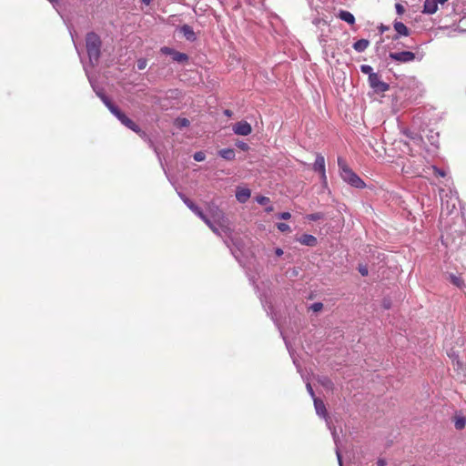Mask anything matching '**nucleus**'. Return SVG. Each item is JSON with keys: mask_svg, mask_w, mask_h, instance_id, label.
Wrapping results in <instances>:
<instances>
[{"mask_svg": "<svg viewBox=\"0 0 466 466\" xmlns=\"http://www.w3.org/2000/svg\"><path fill=\"white\" fill-rule=\"evenodd\" d=\"M398 165L401 166V172L407 177H423L426 173L425 158L421 156L410 154L409 157L402 159Z\"/></svg>", "mask_w": 466, "mask_h": 466, "instance_id": "obj_1", "label": "nucleus"}, {"mask_svg": "<svg viewBox=\"0 0 466 466\" xmlns=\"http://www.w3.org/2000/svg\"><path fill=\"white\" fill-rule=\"evenodd\" d=\"M339 174L343 181L356 188H364V181L347 165L342 157H338Z\"/></svg>", "mask_w": 466, "mask_h": 466, "instance_id": "obj_2", "label": "nucleus"}, {"mask_svg": "<svg viewBox=\"0 0 466 466\" xmlns=\"http://www.w3.org/2000/svg\"><path fill=\"white\" fill-rule=\"evenodd\" d=\"M440 196L441 199V217L450 216L456 211L457 204L459 203V197L456 191L444 189L440 190Z\"/></svg>", "mask_w": 466, "mask_h": 466, "instance_id": "obj_3", "label": "nucleus"}, {"mask_svg": "<svg viewBox=\"0 0 466 466\" xmlns=\"http://www.w3.org/2000/svg\"><path fill=\"white\" fill-rule=\"evenodd\" d=\"M86 46L89 64L94 66L100 57L101 40L99 35L94 32L88 33L86 37Z\"/></svg>", "mask_w": 466, "mask_h": 466, "instance_id": "obj_4", "label": "nucleus"}, {"mask_svg": "<svg viewBox=\"0 0 466 466\" xmlns=\"http://www.w3.org/2000/svg\"><path fill=\"white\" fill-rule=\"evenodd\" d=\"M370 86L377 93L385 92L389 89V85L380 79L379 74L374 73L369 77Z\"/></svg>", "mask_w": 466, "mask_h": 466, "instance_id": "obj_5", "label": "nucleus"}, {"mask_svg": "<svg viewBox=\"0 0 466 466\" xmlns=\"http://www.w3.org/2000/svg\"><path fill=\"white\" fill-rule=\"evenodd\" d=\"M389 56L391 60L400 63H409L416 59V55L410 51L390 53Z\"/></svg>", "mask_w": 466, "mask_h": 466, "instance_id": "obj_6", "label": "nucleus"}, {"mask_svg": "<svg viewBox=\"0 0 466 466\" xmlns=\"http://www.w3.org/2000/svg\"><path fill=\"white\" fill-rule=\"evenodd\" d=\"M313 169L320 174V178L324 184L327 183V176L325 170V158L321 155H317L315 162L313 164Z\"/></svg>", "mask_w": 466, "mask_h": 466, "instance_id": "obj_7", "label": "nucleus"}, {"mask_svg": "<svg viewBox=\"0 0 466 466\" xmlns=\"http://www.w3.org/2000/svg\"><path fill=\"white\" fill-rule=\"evenodd\" d=\"M232 129L233 132L238 136H248L252 132V127L247 121L237 122Z\"/></svg>", "mask_w": 466, "mask_h": 466, "instance_id": "obj_8", "label": "nucleus"}, {"mask_svg": "<svg viewBox=\"0 0 466 466\" xmlns=\"http://www.w3.org/2000/svg\"><path fill=\"white\" fill-rule=\"evenodd\" d=\"M210 217H208L212 222H216L219 225L220 228H225V223H227L226 218L223 212L218 208H210L209 210Z\"/></svg>", "mask_w": 466, "mask_h": 466, "instance_id": "obj_9", "label": "nucleus"}, {"mask_svg": "<svg viewBox=\"0 0 466 466\" xmlns=\"http://www.w3.org/2000/svg\"><path fill=\"white\" fill-rule=\"evenodd\" d=\"M124 126L133 130L134 132L139 134L141 137L146 136L145 132H142L139 127L133 122L129 117H127L124 113H122L117 118Z\"/></svg>", "mask_w": 466, "mask_h": 466, "instance_id": "obj_10", "label": "nucleus"}, {"mask_svg": "<svg viewBox=\"0 0 466 466\" xmlns=\"http://www.w3.org/2000/svg\"><path fill=\"white\" fill-rule=\"evenodd\" d=\"M203 221L218 236H222V233L227 235L229 230V228L227 226V223H225V228H222L219 227V225L218 223L212 222V220L208 218V216Z\"/></svg>", "mask_w": 466, "mask_h": 466, "instance_id": "obj_11", "label": "nucleus"}, {"mask_svg": "<svg viewBox=\"0 0 466 466\" xmlns=\"http://www.w3.org/2000/svg\"><path fill=\"white\" fill-rule=\"evenodd\" d=\"M84 69L86 71V74L88 77V80L94 89V91L96 93L97 96L100 97V99L103 101V103L105 104V106L109 109V106H112L114 104L110 101V99L103 93L101 92L100 90L96 89L93 84V81H92V78L90 77L89 76V73H88V69L86 68V66H84Z\"/></svg>", "mask_w": 466, "mask_h": 466, "instance_id": "obj_12", "label": "nucleus"}, {"mask_svg": "<svg viewBox=\"0 0 466 466\" xmlns=\"http://www.w3.org/2000/svg\"><path fill=\"white\" fill-rule=\"evenodd\" d=\"M84 69L86 71V74L88 77V80L94 89V91L96 93L97 96L100 97V99L103 101V103L105 104V106L109 109V106H112L114 104L110 101V99L103 93L101 92L100 90L96 89L93 84V81H92V78L90 77L89 76V73H88V69L86 68V66H84Z\"/></svg>", "mask_w": 466, "mask_h": 466, "instance_id": "obj_13", "label": "nucleus"}, {"mask_svg": "<svg viewBox=\"0 0 466 466\" xmlns=\"http://www.w3.org/2000/svg\"><path fill=\"white\" fill-rule=\"evenodd\" d=\"M403 134L409 137L415 145L420 146L422 144L423 139L422 137L417 132L411 131L410 129H404Z\"/></svg>", "mask_w": 466, "mask_h": 466, "instance_id": "obj_14", "label": "nucleus"}, {"mask_svg": "<svg viewBox=\"0 0 466 466\" xmlns=\"http://www.w3.org/2000/svg\"><path fill=\"white\" fill-rule=\"evenodd\" d=\"M298 240L300 244L308 247H314L317 245L318 242L317 238L310 234H303L299 237Z\"/></svg>", "mask_w": 466, "mask_h": 466, "instance_id": "obj_15", "label": "nucleus"}, {"mask_svg": "<svg viewBox=\"0 0 466 466\" xmlns=\"http://www.w3.org/2000/svg\"><path fill=\"white\" fill-rule=\"evenodd\" d=\"M438 10V4L435 0H425L423 5V13L433 15Z\"/></svg>", "mask_w": 466, "mask_h": 466, "instance_id": "obj_16", "label": "nucleus"}, {"mask_svg": "<svg viewBox=\"0 0 466 466\" xmlns=\"http://www.w3.org/2000/svg\"><path fill=\"white\" fill-rule=\"evenodd\" d=\"M179 30L187 40L191 42L196 40V34L190 25H183Z\"/></svg>", "mask_w": 466, "mask_h": 466, "instance_id": "obj_17", "label": "nucleus"}, {"mask_svg": "<svg viewBox=\"0 0 466 466\" xmlns=\"http://www.w3.org/2000/svg\"><path fill=\"white\" fill-rule=\"evenodd\" d=\"M313 401H314V407H315V410H316V413L319 417H323V418L326 419L327 410H326V407H325L324 402L321 400L318 399V398H314Z\"/></svg>", "mask_w": 466, "mask_h": 466, "instance_id": "obj_18", "label": "nucleus"}, {"mask_svg": "<svg viewBox=\"0 0 466 466\" xmlns=\"http://www.w3.org/2000/svg\"><path fill=\"white\" fill-rule=\"evenodd\" d=\"M394 29L397 32V35L393 39H398L400 35L407 36L409 35V29L402 22H395Z\"/></svg>", "mask_w": 466, "mask_h": 466, "instance_id": "obj_19", "label": "nucleus"}, {"mask_svg": "<svg viewBox=\"0 0 466 466\" xmlns=\"http://www.w3.org/2000/svg\"><path fill=\"white\" fill-rule=\"evenodd\" d=\"M338 17L348 23L349 25H354L355 24V17L354 15L349 12V11H346V10H339V14H338Z\"/></svg>", "mask_w": 466, "mask_h": 466, "instance_id": "obj_20", "label": "nucleus"}, {"mask_svg": "<svg viewBox=\"0 0 466 466\" xmlns=\"http://www.w3.org/2000/svg\"><path fill=\"white\" fill-rule=\"evenodd\" d=\"M236 198L240 203H245L250 198V190L248 188H238Z\"/></svg>", "mask_w": 466, "mask_h": 466, "instance_id": "obj_21", "label": "nucleus"}, {"mask_svg": "<svg viewBox=\"0 0 466 466\" xmlns=\"http://www.w3.org/2000/svg\"><path fill=\"white\" fill-rule=\"evenodd\" d=\"M187 207L202 220L208 217L193 201H188V205Z\"/></svg>", "mask_w": 466, "mask_h": 466, "instance_id": "obj_22", "label": "nucleus"}, {"mask_svg": "<svg viewBox=\"0 0 466 466\" xmlns=\"http://www.w3.org/2000/svg\"><path fill=\"white\" fill-rule=\"evenodd\" d=\"M370 46V41L367 39H360L353 44L355 51L361 53L364 52Z\"/></svg>", "mask_w": 466, "mask_h": 466, "instance_id": "obj_23", "label": "nucleus"}, {"mask_svg": "<svg viewBox=\"0 0 466 466\" xmlns=\"http://www.w3.org/2000/svg\"><path fill=\"white\" fill-rule=\"evenodd\" d=\"M219 157L226 160H233L235 158V150L232 148H223L218 151Z\"/></svg>", "mask_w": 466, "mask_h": 466, "instance_id": "obj_24", "label": "nucleus"}, {"mask_svg": "<svg viewBox=\"0 0 466 466\" xmlns=\"http://www.w3.org/2000/svg\"><path fill=\"white\" fill-rule=\"evenodd\" d=\"M449 279H450V281H451L454 286H456V287H457V288H459V289H462V288L464 287V281H463V279H462L461 277H459V276H456V275H454V274L451 273V274L449 275Z\"/></svg>", "mask_w": 466, "mask_h": 466, "instance_id": "obj_25", "label": "nucleus"}, {"mask_svg": "<svg viewBox=\"0 0 466 466\" xmlns=\"http://www.w3.org/2000/svg\"><path fill=\"white\" fill-rule=\"evenodd\" d=\"M172 59L178 63H184L187 61L188 56L185 53H180L177 51L173 52Z\"/></svg>", "mask_w": 466, "mask_h": 466, "instance_id": "obj_26", "label": "nucleus"}, {"mask_svg": "<svg viewBox=\"0 0 466 466\" xmlns=\"http://www.w3.org/2000/svg\"><path fill=\"white\" fill-rule=\"evenodd\" d=\"M331 434H332L334 442L336 444V454H337L339 465V466H343L342 460H341V455H340L339 449V446H338V438L339 437H338L335 430H333V431L331 430Z\"/></svg>", "mask_w": 466, "mask_h": 466, "instance_id": "obj_27", "label": "nucleus"}, {"mask_svg": "<svg viewBox=\"0 0 466 466\" xmlns=\"http://www.w3.org/2000/svg\"><path fill=\"white\" fill-rule=\"evenodd\" d=\"M466 425V420L464 417H456L454 420V426L457 430H462Z\"/></svg>", "mask_w": 466, "mask_h": 466, "instance_id": "obj_28", "label": "nucleus"}, {"mask_svg": "<svg viewBox=\"0 0 466 466\" xmlns=\"http://www.w3.org/2000/svg\"><path fill=\"white\" fill-rule=\"evenodd\" d=\"M430 169H431L433 171L434 175H436V176L442 177L446 176V173L444 170H441L435 166L426 167V171L430 170Z\"/></svg>", "mask_w": 466, "mask_h": 466, "instance_id": "obj_29", "label": "nucleus"}, {"mask_svg": "<svg viewBox=\"0 0 466 466\" xmlns=\"http://www.w3.org/2000/svg\"><path fill=\"white\" fill-rule=\"evenodd\" d=\"M360 71L363 73V74H366L368 75L369 76L370 75H373L374 72H373V68L370 66V65H361L360 66Z\"/></svg>", "mask_w": 466, "mask_h": 466, "instance_id": "obj_30", "label": "nucleus"}, {"mask_svg": "<svg viewBox=\"0 0 466 466\" xmlns=\"http://www.w3.org/2000/svg\"><path fill=\"white\" fill-rule=\"evenodd\" d=\"M307 218H308L309 220L317 221V220L321 219L323 218V215H322V213L316 212V213H312V214L308 215Z\"/></svg>", "mask_w": 466, "mask_h": 466, "instance_id": "obj_31", "label": "nucleus"}, {"mask_svg": "<svg viewBox=\"0 0 466 466\" xmlns=\"http://www.w3.org/2000/svg\"><path fill=\"white\" fill-rule=\"evenodd\" d=\"M194 159L198 162L204 161L206 158V155L203 151H198L193 156Z\"/></svg>", "mask_w": 466, "mask_h": 466, "instance_id": "obj_32", "label": "nucleus"}, {"mask_svg": "<svg viewBox=\"0 0 466 466\" xmlns=\"http://www.w3.org/2000/svg\"><path fill=\"white\" fill-rule=\"evenodd\" d=\"M277 228L281 232H287V231L290 230V227L287 223H284V222L278 223Z\"/></svg>", "mask_w": 466, "mask_h": 466, "instance_id": "obj_33", "label": "nucleus"}, {"mask_svg": "<svg viewBox=\"0 0 466 466\" xmlns=\"http://www.w3.org/2000/svg\"><path fill=\"white\" fill-rule=\"evenodd\" d=\"M147 65V59H145V58H140L137 62V67L138 70L145 69Z\"/></svg>", "mask_w": 466, "mask_h": 466, "instance_id": "obj_34", "label": "nucleus"}, {"mask_svg": "<svg viewBox=\"0 0 466 466\" xmlns=\"http://www.w3.org/2000/svg\"><path fill=\"white\" fill-rule=\"evenodd\" d=\"M109 111L116 117L118 118L119 116L122 114V112L118 109L117 106L113 105L112 106H109Z\"/></svg>", "mask_w": 466, "mask_h": 466, "instance_id": "obj_35", "label": "nucleus"}, {"mask_svg": "<svg viewBox=\"0 0 466 466\" xmlns=\"http://www.w3.org/2000/svg\"><path fill=\"white\" fill-rule=\"evenodd\" d=\"M256 200L260 205H267L268 203H269V198L265 196H258L257 197Z\"/></svg>", "mask_w": 466, "mask_h": 466, "instance_id": "obj_36", "label": "nucleus"}, {"mask_svg": "<svg viewBox=\"0 0 466 466\" xmlns=\"http://www.w3.org/2000/svg\"><path fill=\"white\" fill-rule=\"evenodd\" d=\"M323 308V304L320 303V302H315L313 303L311 306H310V309L314 311V312H319Z\"/></svg>", "mask_w": 466, "mask_h": 466, "instance_id": "obj_37", "label": "nucleus"}, {"mask_svg": "<svg viewBox=\"0 0 466 466\" xmlns=\"http://www.w3.org/2000/svg\"><path fill=\"white\" fill-rule=\"evenodd\" d=\"M358 270L361 276H367L369 274L368 268L365 265H359Z\"/></svg>", "mask_w": 466, "mask_h": 466, "instance_id": "obj_38", "label": "nucleus"}, {"mask_svg": "<svg viewBox=\"0 0 466 466\" xmlns=\"http://www.w3.org/2000/svg\"><path fill=\"white\" fill-rule=\"evenodd\" d=\"M236 146L243 151H247L249 148L248 145L243 141L237 142Z\"/></svg>", "mask_w": 466, "mask_h": 466, "instance_id": "obj_39", "label": "nucleus"}, {"mask_svg": "<svg viewBox=\"0 0 466 466\" xmlns=\"http://www.w3.org/2000/svg\"><path fill=\"white\" fill-rule=\"evenodd\" d=\"M449 357L452 360V362H453L454 365L456 364L458 366V368L461 366V363H460V360L458 359V356L455 355L454 352H452L451 354H449Z\"/></svg>", "mask_w": 466, "mask_h": 466, "instance_id": "obj_40", "label": "nucleus"}, {"mask_svg": "<svg viewBox=\"0 0 466 466\" xmlns=\"http://www.w3.org/2000/svg\"><path fill=\"white\" fill-rule=\"evenodd\" d=\"M279 218L283 220H288L290 218L291 215L289 212H281L278 215Z\"/></svg>", "mask_w": 466, "mask_h": 466, "instance_id": "obj_41", "label": "nucleus"}, {"mask_svg": "<svg viewBox=\"0 0 466 466\" xmlns=\"http://www.w3.org/2000/svg\"><path fill=\"white\" fill-rule=\"evenodd\" d=\"M306 388H307V390H308V392L309 393V395H310V396L312 397V399L314 400V398H316V397H315V393H314V390H313V389H312V387H311V385H310V383H309V382H308V383L306 384Z\"/></svg>", "mask_w": 466, "mask_h": 466, "instance_id": "obj_42", "label": "nucleus"}, {"mask_svg": "<svg viewBox=\"0 0 466 466\" xmlns=\"http://www.w3.org/2000/svg\"><path fill=\"white\" fill-rule=\"evenodd\" d=\"M161 52H162L163 54H167V55H171V56H172V55H173V52H175V50H173V49H171V48H169V47L165 46V47H162V48H161Z\"/></svg>", "mask_w": 466, "mask_h": 466, "instance_id": "obj_43", "label": "nucleus"}, {"mask_svg": "<svg viewBox=\"0 0 466 466\" xmlns=\"http://www.w3.org/2000/svg\"><path fill=\"white\" fill-rule=\"evenodd\" d=\"M396 11L399 15H402L404 12V8L400 4H396L395 5Z\"/></svg>", "mask_w": 466, "mask_h": 466, "instance_id": "obj_44", "label": "nucleus"}, {"mask_svg": "<svg viewBox=\"0 0 466 466\" xmlns=\"http://www.w3.org/2000/svg\"><path fill=\"white\" fill-rule=\"evenodd\" d=\"M437 137H438V134L436 133L435 135H431L430 137H429V140L431 142V145H435L436 142H437Z\"/></svg>", "mask_w": 466, "mask_h": 466, "instance_id": "obj_45", "label": "nucleus"}, {"mask_svg": "<svg viewBox=\"0 0 466 466\" xmlns=\"http://www.w3.org/2000/svg\"><path fill=\"white\" fill-rule=\"evenodd\" d=\"M178 196L183 200V202L186 204V206L188 205V201H191L188 198H187L184 194L178 193Z\"/></svg>", "mask_w": 466, "mask_h": 466, "instance_id": "obj_46", "label": "nucleus"}, {"mask_svg": "<svg viewBox=\"0 0 466 466\" xmlns=\"http://www.w3.org/2000/svg\"><path fill=\"white\" fill-rule=\"evenodd\" d=\"M178 196L183 200V202L186 204V206L188 205V201H191L188 198H187L184 194L178 193Z\"/></svg>", "mask_w": 466, "mask_h": 466, "instance_id": "obj_47", "label": "nucleus"}, {"mask_svg": "<svg viewBox=\"0 0 466 466\" xmlns=\"http://www.w3.org/2000/svg\"><path fill=\"white\" fill-rule=\"evenodd\" d=\"M178 121L181 127H187L189 125V121L187 118H181Z\"/></svg>", "mask_w": 466, "mask_h": 466, "instance_id": "obj_48", "label": "nucleus"}, {"mask_svg": "<svg viewBox=\"0 0 466 466\" xmlns=\"http://www.w3.org/2000/svg\"><path fill=\"white\" fill-rule=\"evenodd\" d=\"M275 254L278 256V257H280L283 255V250L280 248H277L275 249Z\"/></svg>", "mask_w": 466, "mask_h": 466, "instance_id": "obj_49", "label": "nucleus"}, {"mask_svg": "<svg viewBox=\"0 0 466 466\" xmlns=\"http://www.w3.org/2000/svg\"><path fill=\"white\" fill-rule=\"evenodd\" d=\"M321 382L323 385H326V386L331 384L330 380L326 378Z\"/></svg>", "mask_w": 466, "mask_h": 466, "instance_id": "obj_50", "label": "nucleus"}, {"mask_svg": "<svg viewBox=\"0 0 466 466\" xmlns=\"http://www.w3.org/2000/svg\"><path fill=\"white\" fill-rule=\"evenodd\" d=\"M377 464H378V466H385L386 461L384 460H379Z\"/></svg>", "mask_w": 466, "mask_h": 466, "instance_id": "obj_51", "label": "nucleus"}, {"mask_svg": "<svg viewBox=\"0 0 466 466\" xmlns=\"http://www.w3.org/2000/svg\"><path fill=\"white\" fill-rule=\"evenodd\" d=\"M224 114H225L226 116H232V112H231L230 110H228V109H226V110L224 111Z\"/></svg>", "mask_w": 466, "mask_h": 466, "instance_id": "obj_52", "label": "nucleus"}, {"mask_svg": "<svg viewBox=\"0 0 466 466\" xmlns=\"http://www.w3.org/2000/svg\"><path fill=\"white\" fill-rule=\"evenodd\" d=\"M272 210H273V207L272 206H269L268 208H266L267 212H271Z\"/></svg>", "mask_w": 466, "mask_h": 466, "instance_id": "obj_53", "label": "nucleus"}, {"mask_svg": "<svg viewBox=\"0 0 466 466\" xmlns=\"http://www.w3.org/2000/svg\"><path fill=\"white\" fill-rule=\"evenodd\" d=\"M51 4L55 5L58 2V0H48Z\"/></svg>", "mask_w": 466, "mask_h": 466, "instance_id": "obj_54", "label": "nucleus"}, {"mask_svg": "<svg viewBox=\"0 0 466 466\" xmlns=\"http://www.w3.org/2000/svg\"><path fill=\"white\" fill-rule=\"evenodd\" d=\"M142 2L148 5L150 3V0H142Z\"/></svg>", "mask_w": 466, "mask_h": 466, "instance_id": "obj_55", "label": "nucleus"}, {"mask_svg": "<svg viewBox=\"0 0 466 466\" xmlns=\"http://www.w3.org/2000/svg\"><path fill=\"white\" fill-rule=\"evenodd\" d=\"M293 363L297 366V368L299 369V365L297 363V360L295 359H293Z\"/></svg>", "mask_w": 466, "mask_h": 466, "instance_id": "obj_56", "label": "nucleus"}, {"mask_svg": "<svg viewBox=\"0 0 466 466\" xmlns=\"http://www.w3.org/2000/svg\"><path fill=\"white\" fill-rule=\"evenodd\" d=\"M75 48L76 49V51H77L78 55L80 56V52H79V50H78V48H77V46H76V44H75Z\"/></svg>", "mask_w": 466, "mask_h": 466, "instance_id": "obj_57", "label": "nucleus"}, {"mask_svg": "<svg viewBox=\"0 0 466 466\" xmlns=\"http://www.w3.org/2000/svg\"><path fill=\"white\" fill-rule=\"evenodd\" d=\"M326 421H327V423H328L329 429V430H331V426H329V421H328V420H327V419H326Z\"/></svg>", "mask_w": 466, "mask_h": 466, "instance_id": "obj_58", "label": "nucleus"}, {"mask_svg": "<svg viewBox=\"0 0 466 466\" xmlns=\"http://www.w3.org/2000/svg\"><path fill=\"white\" fill-rule=\"evenodd\" d=\"M154 151H155V152L157 153V155L158 156V152H157V148H156V147H154Z\"/></svg>", "mask_w": 466, "mask_h": 466, "instance_id": "obj_59", "label": "nucleus"}, {"mask_svg": "<svg viewBox=\"0 0 466 466\" xmlns=\"http://www.w3.org/2000/svg\"><path fill=\"white\" fill-rule=\"evenodd\" d=\"M289 355H290L291 359H294L292 352H289Z\"/></svg>", "mask_w": 466, "mask_h": 466, "instance_id": "obj_60", "label": "nucleus"}, {"mask_svg": "<svg viewBox=\"0 0 466 466\" xmlns=\"http://www.w3.org/2000/svg\"><path fill=\"white\" fill-rule=\"evenodd\" d=\"M289 355H290L291 359H294L292 352H289Z\"/></svg>", "mask_w": 466, "mask_h": 466, "instance_id": "obj_61", "label": "nucleus"}, {"mask_svg": "<svg viewBox=\"0 0 466 466\" xmlns=\"http://www.w3.org/2000/svg\"><path fill=\"white\" fill-rule=\"evenodd\" d=\"M289 355H290L291 359H294L292 352H289Z\"/></svg>", "mask_w": 466, "mask_h": 466, "instance_id": "obj_62", "label": "nucleus"}]
</instances>
